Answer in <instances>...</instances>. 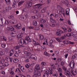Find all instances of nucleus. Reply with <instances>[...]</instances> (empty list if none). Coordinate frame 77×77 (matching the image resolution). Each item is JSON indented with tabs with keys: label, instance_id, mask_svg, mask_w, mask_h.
<instances>
[{
	"label": "nucleus",
	"instance_id": "obj_10",
	"mask_svg": "<svg viewBox=\"0 0 77 77\" xmlns=\"http://www.w3.org/2000/svg\"><path fill=\"white\" fill-rule=\"evenodd\" d=\"M8 30H11V31H14V28L10 26L7 28Z\"/></svg>",
	"mask_w": 77,
	"mask_h": 77
},
{
	"label": "nucleus",
	"instance_id": "obj_15",
	"mask_svg": "<svg viewBox=\"0 0 77 77\" xmlns=\"http://www.w3.org/2000/svg\"><path fill=\"white\" fill-rule=\"evenodd\" d=\"M69 8H68L66 10V14L67 15H69Z\"/></svg>",
	"mask_w": 77,
	"mask_h": 77
},
{
	"label": "nucleus",
	"instance_id": "obj_54",
	"mask_svg": "<svg viewBox=\"0 0 77 77\" xmlns=\"http://www.w3.org/2000/svg\"><path fill=\"white\" fill-rule=\"evenodd\" d=\"M14 56L15 57H18L19 56V54L18 53H16L14 54Z\"/></svg>",
	"mask_w": 77,
	"mask_h": 77
},
{
	"label": "nucleus",
	"instance_id": "obj_11",
	"mask_svg": "<svg viewBox=\"0 0 77 77\" xmlns=\"http://www.w3.org/2000/svg\"><path fill=\"white\" fill-rule=\"evenodd\" d=\"M30 58L32 59H33L35 60H36V56H35V55H32V54H31Z\"/></svg>",
	"mask_w": 77,
	"mask_h": 77
},
{
	"label": "nucleus",
	"instance_id": "obj_5",
	"mask_svg": "<svg viewBox=\"0 0 77 77\" xmlns=\"http://www.w3.org/2000/svg\"><path fill=\"white\" fill-rule=\"evenodd\" d=\"M35 70H37L39 72L40 74L42 72V71H43V70L42 69H39V65L38 64H37L35 66Z\"/></svg>",
	"mask_w": 77,
	"mask_h": 77
},
{
	"label": "nucleus",
	"instance_id": "obj_33",
	"mask_svg": "<svg viewBox=\"0 0 77 77\" xmlns=\"http://www.w3.org/2000/svg\"><path fill=\"white\" fill-rule=\"evenodd\" d=\"M5 54V52L4 51H2L1 52H0V56H3V55H4Z\"/></svg>",
	"mask_w": 77,
	"mask_h": 77
},
{
	"label": "nucleus",
	"instance_id": "obj_22",
	"mask_svg": "<svg viewBox=\"0 0 77 77\" xmlns=\"http://www.w3.org/2000/svg\"><path fill=\"white\" fill-rule=\"evenodd\" d=\"M21 38H22V36L20 34H18L17 36V38L18 39H20Z\"/></svg>",
	"mask_w": 77,
	"mask_h": 77
},
{
	"label": "nucleus",
	"instance_id": "obj_36",
	"mask_svg": "<svg viewBox=\"0 0 77 77\" xmlns=\"http://www.w3.org/2000/svg\"><path fill=\"white\" fill-rule=\"evenodd\" d=\"M20 69L22 71V72H24L25 71V69H24V67L23 66H21L20 67Z\"/></svg>",
	"mask_w": 77,
	"mask_h": 77
},
{
	"label": "nucleus",
	"instance_id": "obj_32",
	"mask_svg": "<svg viewBox=\"0 0 77 77\" xmlns=\"http://www.w3.org/2000/svg\"><path fill=\"white\" fill-rule=\"evenodd\" d=\"M25 67L26 68H29L30 67V64L29 63L26 64L25 65Z\"/></svg>",
	"mask_w": 77,
	"mask_h": 77
},
{
	"label": "nucleus",
	"instance_id": "obj_45",
	"mask_svg": "<svg viewBox=\"0 0 77 77\" xmlns=\"http://www.w3.org/2000/svg\"><path fill=\"white\" fill-rule=\"evenodd\" d=\"M64 35V36H62L61 37V39H65V38H66V35L65 34Z\"/></svg>",
	"mask_w": 77,
	"mask_h": 77
},
{
	"label": "nucleus",
	"instance_id": "obj_7",
	"mask_svg": "<svg viewBox=\"0 0 77 77\" xmlns=\"http://www.w3.org/2000/svg\"><path fill=\"white\" fill-rule=\"evenodd\" d=\"M27 18V16L26 15H22L20 16V19L22 21H24V20H26Z\"/></svg>",
	"mask_w": 77,
	"mask_h": 77
},
{
	"label": "nucleus",
	"instance_id": "obj_47",
	"mask_svg": "<svg viewBox=\"0 0 77 77\" xmlns=\"http://www.w3.org/2000/svg\"><path fill=\"white\" fill-rule=\"evenodd\" d=\"M17 4V3L15 2H14L13 5V7L14 8H15V6L16 5V4Z\"/></svg>",
	"mask_w": 77,
	"mask_h": 77
},
{
	"label": "nucleus",
	"instance_id": "obj_63",
	"mask_svg": "<svg viewBox=\"0 0 77 77\" xmlns=\"http://www.w3.org/2000/svg\"><path fill=\"white\" fill-rule=\"evenodd\" d=\"M66 44H69L70 42H69V40H67L66 41Z\"/></svg>",
	"mask_w": 77,
	"mask_h": 77
},
{
	"label": "nucleus",
	"instance_id": "obj_31",
	"mask_svg": "<svg viewBox=\"0 0 77 77\" xmlns=\"http://www.w3.org/2000/svg\"><path fill=\"white\" fill-rule=\"evenodd\" d=\"M5 9L7 11H9L12 9V8L11 7L8 6V7H6Z\"/></svg>",
	"mask_w": 77,
	"mask_h": 77
},
{
	"label": "nucleus",
	"instance_id": "obj_37",
	"mask_svg": "<svg viewBox=\"0 0 77 77\" xmlns=\"http://www.w3.org/2000/svg\"><path fill=\"white\" fill-rule=\"evenodd\" d=\"M19 60L18 59H16L14 60V63H17L18 62Z\"/></svg>",
	"mask_w": 77,
	"mask_h": 77
},
{
	"label": "nucleus",
	"instance_id": "obj_28",
	"mask_svg": "<svg viewBox=\"0 0 77 77\" xmlns=\"http://www.w3.org/2000/svg\"><path fill=\"white\" fill-rule=\"evenodd\" d=\"M9 18L12 20H14V15H10L9 16Z\"/></svg>",
	"mask_w": 77,
	"mask_h": 77
},
{
	"label": "nucleus",
	"instance_id": "obj_24",
	"mask_svg": "<svg viewBox=\"0 0 77 77\" xmlns=\"http://www.w3.org/2000/svg\"><path fill=\"white\" fill-rule=\"evenodd\" d=\"M21 24L20 23H18L17 24V28L18 29H21Z\"/></svg>",
	"mask_w": 77,
	"mask_h": 77
},
{
	"label": "nucleus",
	"instance_id": "obj_35",
	"mask_svg": "<svg viewBox=\"0 0 77 77\" xmlns=\"http://www.w3.org/2000/svg\"><path fill=\"white\" fill-rule=\"evenodd\" d=\"M31 53H29V54H28L26 56V57L28 59H30L31 57Z\"/></svg>",
	"mask_w": 77,
	"mask_h": 77
},
{
	"label": "nucleus",
	"instance_id": "obj_25",
	"mask_svg": "<svg viewBox=\"0 0 77 77\" xmlns=\"http://www.w3.org/2000/svg\"><path fill=\"white\" fill-rule=\"evenodd\" d=\"M39 38L40 39H44V36L43 35H39Z\"/></svg>",
	"mask_w": 77,
	"mask_h": 77
},
{
	"label": "nucleus",
	"instance_id": "obj_62",
	"mask_svg": "<svg viewBox=\"0 0 77 77\" xmlns=\"http://www.w3.org/2000/svg\"><path fill=\"white\" fill-rule=\"evenodd\" d=\"M67 71H68V72H67L68 73H69V72L70 73V71H71V68H69L68 69Z\"/></svg>",
	"mask_w": 77,
	"mask_h": 77
},
{
	"label": "nucleus",
	"instance_id": "obj_23",
	"mask_svg": "<svg viewBox=\"0 0 77 77\" xmlns=\"http://www.w3.org/2000/svg\"><path fill=\"white\" fill-rule=\"evenodd\" d=\"M71 36H72L74 38L76 37V33L73 32L71 33Z\"/></svg>",
	"mask_w": 77,
	"mask_h": 77
},
{
	"label": "nucleus",
	"instance_id": "obj_49",
	"mask_svg": "<svg viewBox=\"0 0 77 77\" xmlns=\"http://www.w3.org/2000/svg\"><path fill=\"white\" fill-rule=\"evenodd\" d=\"M44 54H45V55L47 56H50V55L49 54H48L47 53L46 51H45Z\"/></svg>",
	"mask_w": 77,
	"mask_h": 77
},
{
	"label": "nucleus",
	"instance_id": "obj_46",
	"mask_svg": "<svg viewBox=\"0 0 77 77\" xmlns=\"http://www.w3.org/2000/svg\"><path fill=\"white\" fill-rule=\"evenodd\" d=\"M23 12H26L27 11V8H24L23 9Z\"/></svg>",
	"mask_w": 77,
	"mask_h": 77
},
{
	"label": "nucleus",
	"instance_id": "obj_30",
	"mask_svg": "<svg viewBox=\"0 0 77 77\" xmlns=\"http://www.w3.org/2000/svg\"><path fill=\"white\" fill-rule=\"evenodd\" d=\"M74 66H75V63L74 62H73L72 64V65H71V66L70 67L71 68H74Z\"/></svg>",
	"mask_w": 77,
	"mask_h": 77
},
{
	"label": "nucleus",
	"instance_id": "obj_60",
	"mask_svg": "<svg viewBox=\"0 0 77 77\" xmlns=\"http://www.w3.org/2000/svg\"><path fill=\"white\" fill-rule=\"evenodd\" d=\"M50 26H51V27H54V26H55V24H54V23L50 24Z\"/></svg>",
	"mask_w": 77,
	"mask_h": 77
},
{
	"label": "nucleus",
	"instance_id": "obj_51",
	"mask_svg": "<svg viewBox=\"0 0 77 77\" xmlns=\"http://www.w3.org/2000/svg\"><path fill=\"white\" fill-rule=\"evenodd\" d=\"M77 74V72H76V70H75L73 73V75H76Z\"/></svg>",
	"mask_w": 77,
	"mask_h": 77
},
{
	"label": "nucleus",
	"instance_id": "obj_55",
	"mask_svg": "<svg viewBox=\"0 0 77 77\" xmlns=\"http://www.w3.org/2000/svg\"><path fill=\"white\" fill-rule=\"evenodd\" d=\"M58 73H57L56 74H53L52 75L53 76V77H57V76H58Z\"/></svg>",
	"mask_w": 77,
	"mask_h": 77
},
{
	"label": "nucleus",
	"instance_id": "obj_16",
	"mask_svg": "<svg viewBox=\"0 0 77 77\" xmlns=\"http://www.w3.org/2000/svg\"><path fill=\"white\" fill-rule=\"evenodd\" d=\"M29 72H33V68L32 67H30L28 69Z\"/></svg>",
	"mask_w": 77,
	"mask_h": 77
},
{
	"label": "nucleus",
	"instance_id": "obj_40",
	"mask_svg": "<svg viewBox=\"0 0 77 77\" xmlns=\"http://www.w3.org/2000/svg\"><path fill=\"white\" fill-rule=\"evenodd\" d=\"M76 57H77V54H75L72 57V59L73 60L75 58H76Z\"/></svg>",
	"mask_w": 77,
	"mask_h": 77
},
{
	"label": "nucleus",
	"instance_id": "obj_12",
	"mask_svg": "<svg viewBox=\"0 0 77 77\" xmlns=\"http://www.w3.org/2000/svg\"><path fill=\"white\" fill-rule=\"evenodd\" d=\"M60 10L57 11V13L58 14H61L62 12V8H60Z\"/></svg>",
	"mask_w": 77,
	"mask_h": 77
},
{
	"label": "nucleus",
	"instance_id": "obj_2",
	"mask_svg": "<svg viewBox=\"0 0 77 77\" xmlns=\"http://www.w3.org/2000/svg\"><path fill=\"white\" fill-rule=\"evenodd\" d=\"M53 40H51L50 42L48 43H47V40H46V41L45 42H44L43 43V45H48L49 47H52V48H53L54 47V46H53Z\"/></svg>",
	"mask_w": 77,
	"mask_h": 77
},
{
	"label": "nucleus",
	"instance_id": "obj_6",
	"mask_svg": "<svg viewBox=\"0 0 77 77\" xmlns=\"http://www.w3.org/2000/svg\"><path fill=\"white\" fill-rule=\"evenodd\" d=\"M34 0H30L29 3L26 4V6L27 8H30L32 6V3L34 2Z\"/></svg>",
	"mask_w": 77,
	"mask_h": 77
},
{
	"label": "nucleus",
	"instance_id": "obj_1",
	"mask_svg": "<svg viewBox=\"0 0 77 77\" xmlns=\"http://www.w3.org/2000/svg\"><path fill=\"white\" fill-rule=\"evenodd\" d=\"M20 42L19 43V44L20 45H23V44H27L29 43V42L30 41V39L29 37L28 36L26 37V38L25 40H24L23 39H20Z\"/></svg>",
	"mask_w": 77,
	"mask_h": 77
},
{
	"label": "nucleus",
	"instance_id": "obj_41",
	"mask_svg": "<svg viewBox=\"0 0 77 77\" xmlns=\"http://www.w3.org/2000/svg\"><path fill=\"white\" fill-rule=\"evenodd\" d=\"M5 1L7 5H9L10 3V0H5Z\"/></svg>",
	"mask_w": 77,
	"mask_h": 77
},
{
	"label": "nucleus",
	"instance_id": "obj_8",
	"mask_svg": "<svg viewBox=\"0 0 77 77\" xmlns=\"http://www.w3.org/2000/svg\"><path fill=\"white\" fill-rule=\"evenodd\" d=\"M42 7V5H36L34 6V7H33L34 9H38H38H41Z\"/></svg>",
	"mask_w": 77,
	"mask_h": 77
},
{
	"label": "nucleus",
	"instance_id": "obj_29",
	"mask_svg": "<svg viewBox=\"0 0 77 77\" xmlns=\"http://www.w3.org/2000/svg\"><path fill=\"white\" fill-rule=\"evenodd\" d=\"M10 56H11L14 54V51L13 50H11L10 51Z\"/></svg>",
	"mask_w": 77,
	"mask_h": 77
},
{
	"label": "nucleus",
	"instance_id": "obj_58",
	"mask_svg": "<svg viewBox=\"0 0 77 77\" xmlns=\"http://www.w3.org/2000/svg\"><path fill=\"white\" fill-rule=\"evenodd\" d=\"M9 59H10V58L9 57H5V60L7 61H8V60H9Z\"/></svg>",
	"mask_w": 77,
	"mask_h": 77
},
{
	"label": "nucleus",
	"instance_id": "obj_21",
	"mask_svg": "<svg viewBox=\"0 0 77 77\" xmlns=\"http://www.w3.org/2000/svg\"><path fill=\"white\" fill-rule=\"evenodd\" d=\"M46 72H47V73L48 74V75H49V74H50V75H52L53 74V72L52 71L50 70L49 71L48 70Z\"/></svg>",
	"mask_w": 77,
	"mask_h": 77
},
{
	"label": "nucleus",
	"instance_id": "obj_56",
	"mask_svg": "<svg viewBox=\"0 0 77 77\" xmlns=\"http://www.w3.org/2000/svg\"><path fill=\"white\" fill-rule=\"evenodd\" d=\"M17 71L18 72H20V69L17 68V69H16L15 72H17Z\"/></svg>",
	"mask_w": 77,
	"mask_h": 77
},
{
	"label": "nucleus",
	"instance_id": "obj_50",
	"mask_svg": "<svg viewBox=\"0 0 77 77\" xmlns=\"http://www.w3.org/2000/svg\"><path fill=\"white\" fill-rule=\"evenodd\" d=\"M9 65V64L8 63V62H6L4 64V66H8Z\"/></svg>",
	"mask_w": 77,
	"mask_h": 77
},
{
	"label": "nucleus",
	"instance_id": "obj_3",
	"mask_svg": "<svg viewBox=\"0 0 77 77\" xmlns=\"http://www.w3.org/2000/svg\"><path fill=\"white\" fill-rule=\"evenodd\" d=\"M62 68L64 71H65V74L67 76H68L69 77H72V75L69 72V73H68V72L66 71L67 70L66 69V68L64 66H63Z\"/></svg>",
	"mask_w": 77,
	"mask_h": 77
},
{
	"label": "nucleus",
	"instance_id": "obj_34",
	"mask_svg": "<svg viewBox=\"0 0 77 77\" xmlns=\"http://www.w3.org/2000/svg\"><path fill=\"white\" fill-rule=\"evenodd\" d=\"M16 53H17L19 54V53H21V50L18 49H16Z\"/></svg>",
	"mask_w": 77,
	"mask_h": 77
},
{
	"label": "nucleus",
	"instance_id": "obj_13",
	"mask_svg": "<svg viewBox=\"0 0 77 77\" xmlns=\"http://www.w3.org/2000/svg\"><path fill=\"white\" fill-rule=\"evenodd\" d=\"M57 70L59 73H62V69L61 68H60V67L58 68H57Z\"/></svg>",
	"mask_w": 77,
	"mask_h": 77
},
{
	"label": "nucleus",
	"instance_id": "obj_59",
	"mask_svg": "<svg viewBox=\"0 0 77 77\" xmlns=\"http://www.w3.org/2000/svg\"><path fill=\"white\" fill-rule=\"evenodd\" d=\"M1 46L3 48H5L6 47V45L5 44H1Z\"/></svg>",
	"mask_w": 77,
	"mask_h": 77
},
{
	"label": "nucleus",
	"instance_id": "obj_17",
	"mask_svg": "<svg viewBox=\"0 0 77 77\" xmlns=\"http://www.w3.org/2000/svg\"><path fill=\"white\" fill-rule=\"evenodd\" d=\"M52 69H55L56 67L54 66V64L53 63H50Z\"/></svg>",
	"mask_w": 77,
	"mask_h": 77
},
{
	"label": "nucleus",
	"instance_id": "obj_52",
	"mask_svg": "<svg viewBox=\"0 0 77 77\" xmlns=\"http://www.w3.org/2000/svg\"><path fill=\"white\" fill-rule=\"evenodd\" d=\"M5 23L6 24H8L9 23V21L8 20H5Z\"/></svg>",
	"mask_w": 77,
	"mask_h": 77
},
{
	"label": "nucleus",
	"instance_id": "obj_43",
	"mask_svg": "<svg viewBox=\"0 0 77 77\" xmlns=\"http://www.w3.org/2000/svg\"><path fill=\"white\" fill-rule=\"evenodd\" d=\"M55 39L58 41V42H60V38L59 37H57L55 38Z\"/></svg>",
	"mask_w": 77,
	"mask_h": 77
},
{
	"label": "nucleus",
	"instance_id": "obj_42",
	"mask_svg": "<svg viewBox=\"0 0 77 77\" xmlns=\"http://www.w3.org/2000/svg\"><path fill=\"white\" fill-rule=\"evenodd\" d=\"M41 65H43V66H45V65H47V63H46V62H42V63H41Z\"/></svg>",
	"mask_w": 77,
	"mask_h": 77
},
{
	"label": "nucleus",
	"instance_id": "obj_53",
	"mask_svg": "<svg viewBox=\"0 0 77 77\" xmlns=\"http://www.w3.org/2000/svg\"><path fill=\"white\" fill-rule=\"evenodd\" d=\"M5 62V60H4V59H3L1 60V63H2V64L4 63Z\"/></svg>",
	"mask_w": 77,
	"mask_h": 77
},
{
	"label": "nucleus",
	"instance_id": "obj_4",
	"mask_svg": "<svg viewBox=\"0 0 77 77\" xmlns=\"http://www.w3.org/2000/svg\"><path fill=\"white\" fill-rule=\"evenodd\" d=\"M33 77H41V73L38 70H35Z\"/></svg>",
	"mask_w": 77,
	"mask_h": 77
},
{
	"label": "nucleus",
	"instance_id": "obj_18",
	"mask_svg": "<svg viewBox=\"0 0 77 77\" xmlns=\"http://www.w3.org/2000/svg\"><path fill=\"white\" fill-rule=\"evenodd\" d=\"M33 24L34 26H37V25H38L37 21L35 20H34L33 22Z\"/></svg>",
	"mask_w": 77,
	"mask_h": 77
},
{
	"label": "nucleus",
	"instance_id": "obj_20",
	"mask_svg": "<svg viewBox=\"0 0 77 77\" xmlns=\"http://www.w3.org/2000/svg\"><path fill=\"white\" fill-rule=\"evenodd\" d=\"M24 3V1H22L18 3V6H20V5H22L23 3Z\"/></svg>",
	"mask_w": 77,
	"mask_h": 77
},
{
	"label": "nucleus",
	"instance_id": "obj_19",
	"mask_svg": "<svg viewBox=\"0 0 77 77\" xmlns=\"http://www.w3.org/2000/svg\"><path fill=\"white\" fill-rule=\"evenodd\" d=\"M4 68H5V66L0 64V69L2 70Z\"/></svg>",
	"mask_w": 77,
	"mask_h": 77
},
{
	"label": "nucleus",
	"instance_id": "obj_57",
	"mask_svg": "<svg viewBox=\"0 0 77 77\" xmlns=\"http://www.w3.org/2000/svg\"><path fill=\"white\" fill-rule=\"evenodd\" d=\"M2 38L3 40H4L5 41H7V39H6V37L4 36H2Z\"/></svg>",
	"mask_w": 77,
	"mask_h": 77
},
{
	"label": "nucleus",
	"instance_id": "obj_64",
	"mask_svg": "<svg viewBox=\"0 0 77 77\" xmlns=\"http://www.w3.org/2000/svg\"><path fill=\"white\" fill-rule=\"evenodd\" d=\"M34 17L35 19H38V16L36 15H35Z\"/></svg>",
	"mask_w": 77,
	"mask_h": 77
},
{
	"label": "nucleus",
	"instance_id": "obj_9",
	"mask_svg": "<svg viewBox=\"0 0 77 77\" xmlns=\"http://www.w3.org/2000/svg\"><path fill=\"white\" fill-rule=\"evenodd\" d=\"M50 20L51 23H56V21L55 20H53V16H51L50 17Z\"/></svg>",
	"mask_w": 77,
	"mask_h": 77
},
{
	"label": "nucleus",
	"instance_id": "obj_14",
	"mask_svg": "<svg viewBox=\"0 0 77 77\" xmlns=\"http://www.w3.org/2000/svg\"><path fill=\"white\" fill-rule=\"evenodd\" d=\"M47 11V7H45L42 9L41 11V12L42 13H45Z\"/></svg>",
	"mask_w": 77,
	"mask_h": 77
},
{
	"label": "nucleus",
	"instance_id": "obj_38",
	"mask_svg": "<svg viewBox=\"0 0 77 77\" xmlns=\"http://www.w3.org/2000/svg\"><path fill=\"white\" fill-rule=\"evenodd\" d=\"M40 21L41 22V23H45V22H46V21H45V20L42 19H41L40 20Z\"/></svg>",
	"mask_w": 77,
	"mask_h": 77
},
{
	"label": "nucleus",
	"instance_id": "obj_48",
	"mask_svg": "<svg viewBox=\"0 0 77 77\" xmlns=\"http://www.w3.org/2000/svg\"><path fill=\"white\" fill-rule=\"evenodd\" d=\"M66 36L69 37L71 36V33H68L66 35Z\"/></svg>",
	"mask_w": 77,
	"mask_h": 77
},
{
	"label": "nucleus",
	"instance_id": "obj_26",
	"mask_svg": "<svg viewBox=\"0 0 77 77\" xmlns=\"http://www.w3.org/2000/svg\"><path fill=\"white\" fill-rule=\"evenodd\" d=\"M17 35V34L16 33H14V32H11V36H12V37H15V36H16Z\"/></svg>",
	"mask_w": 77,
	"mask_h": 77
},
{
	"label": "nucleus",
	"instance_id": "obj_39",
	"mask_svg": "<svg viewBox=\"0 0 77 77\" xmlns=\"http://www.w3.org/2000/svg\"><path fill=\"white\" fill-rule=\"evenodd\" d=\"M35 9H36L35 10H34L33 11V12L34 14H37L38 12V11H37V8H34Z\"/></svg>",
	"mask_w": 77,
	"mask_h": 77
},
{
	"label": "nucleus",
	"instance_id": "obj_27",
	"mask_svg": "<svg viewBox=\"0 0 77 77\" xmlns=\"http://www.w3.org/2000/svg\"><path fill=\"white\" fill-rule=\"evenodd\" d=\"M48 73L47 71H46V72L44 73L43 75V77H48Z\"/></svg>",
	"mask_w": 77,
	"mask_h": 77
},
{
	"label": "nucleus",
	"instance_id": "obj_61",
	"mask_svg": "<svg viewBox=\"0 0 77 77\" xmlns=\"http://www.w3.org/2000/svg\"><path fill=\"white\" fill-rule=\"evenodd\" d=\"M24 53L25 54H26L27 55L28 54H29V53H29L27 51H25L24 52Z\"/></svg>",
	"mask_w": 77,
	"mask_h": 77
},
{
	"label": "nucleus",
	"instance_id": "obj_44",
	"mask_svg": "<svg viewBox=\"0 0 77 77\" xmlns=\"http://www.w3.org/2000/svg\"><path fill=\"white\" fill-rule=\"evenodd\" d=\"M56 35L57 36H60L62 35L61 34H60V33L59 32H57L56 33Z\"/></svg>",
	"mask_w": 77,
	"mask_h": 77
}]
</instances>
